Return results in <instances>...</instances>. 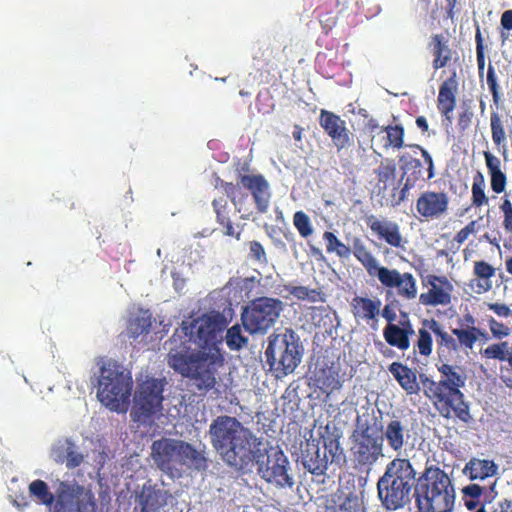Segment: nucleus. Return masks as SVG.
Masks as SVG:
<instances>
[{"label":"nucleus","instance_id":"nucleus-52","mask_svg":"<svg viewBox=\"0 0 512 512\" xmlns=\"http://www.w3.org/2000/svg\"><path fill=\"white\" fill-rule=\"evenodd\" d=\"M475 41H476V58H477L478 71H479V75L481 76L483 74L484 67H485V54H484L483 38H482L481 31L479 28H477V30H476Z\"/></svg>","mask_w":512,"mask_h":512},{"label":"nucleus","instance_id":"nucleus-60","mask_svg":"<svg viewBox=\"0 0 512 512\" xmlns=\"http://www.w3.org/2000/svg\"><path fill=\"white\" fill-rule=\"evenodd\" d=\"M414 147L420 149L425 162L428 164V170H429L428 178H432L434 176V173H433V159H432L431 155L428 153L427 150L422 148L420 145H415Z\"/></svg>","mask_w":512,"mask_h":512},{"label":"nucleus","instance_id":"nucleus-22","mask_svg":"<svg viewBox=\"0 0 512 512\" xmlns=\"http://www.w3.org/2000/svg\"><path fill=\"white\" fill-rule=\"evenodd\" d=\"M415 334L412 322L407 313H401L399 324L386 325L383 329V337L386 343L396 347L400 351H406L410 347V337Z\"/></svg>","mask_w":512,"mask_h":512},{"label":"nucleus","instance_id":"nucleus-16","mask_svg":"<svg viewBox=\"0 0 512 512\" xmlns=\"http://www.w3.org/2000/svg\"><path fill=\"white\" fill-rule=\"evenodd\" d=\"M183 441L162 438L152 443V457L157 467L166 474L173 475L181 468Z\"/></svg>","mask_w":512,"mask_h":512},{"label":"nucleus","instance_id":"nucleus-40","mask_svg":"<svg viewBox=\"0 0 512 512\" xmlns=\"http://www.w3.org/2000/svg\"><path fill=\"white\" fill-rule=\"evenodd\" d=\"M29 493L43 505L51 506L54 502L56 503V493L53 494L47 483L41 479L34 480L29 484Z\"/></svg>","mask_w":512,"mask_h":512},{"label":"nucleus","instance_id":"nucleus-54","mask_svg":"<svg viewBox=\"0 0 512 512\" xmlns=\"http://www.w3.org/2000/svg\"><path fill=\"white\" fill-rule=\"evenodd\" d=\"M500 209L504 215L503 226L512 233V203L507 197L503 199Z\"/></svg>","mask_w":512,"mask_h":512},{"label":"nucleus","instance_id":"nucleus-48","mask_svg":"<svg viewBox=\"0 0 512 512\" xmlns=\"http://www.w3.org/2000/svg\"><path fill=\"white\" fill-rule=\"evenodd\" d=\"M293 224L299 235L308 238L313 233V228L309 216L303 211H297L293 215Z\"/></svg>","mask_w":512,"mask_h":512},{"label":"nucleus","instance_id":"nucleus-6","mask_svg":"<svg viewBox=\"0 0 512 512\" xmlns=\"http://www.w3.org/2000/svg\"><path fill=\"white\" fill-rule=\"evenodd\" d=\"M416 471L408 459L395 458L386 466L377 483L382 505L390 511L403 508L411 501Z\"/></svg>","mask_w":512,"mask_h":512},{"label":"nucleus","instance_id":"nucleus-37","mask_svg":"<svg viewBox=\"0 0 512 512\" xmlns=\"http://www.w3.org/2000/svg\"><path fill=\"white\" fill-rule=\"evenodd\" d=\"M181 447L183 448L181 468L183 466H190L198 471L205 470L207 468V460L205 456L197 451L191 444L183 441V445Z\"/></svg>","mask_w":512,"mask_h":512},{"label":"nucleus","instance_id":"nucleus-10","mask_svg":"<svg viewBox=\"0 0 512 512\" xmlns=\"http://www.w3.org/2000/svg\"><path fill=\"white\" fill-rule=\"evenodd\" d=\"M382 427L371 425L368 421H358L351 441V455L358 467H370L374 465L383 454Z\"/></svg>","mask_w":512,"mask_h":512},{"label":"nucleus","instance_id":"nucleus-34","mask_svg":"<svg viewBox=\"0 0 512 512\" xmlns=\"http://www.w3.org/2000/svg\"><path fill=\"white\" fill-rule=\"evenodd\" d=\"M486 167L490 175V185L493 192L500 194L505 191L507 177L501 170V161L489 151H484Z\"/></svg>","mask_w":512,"mask_h":512},{"label":"nucleus","instance_id":"nucleus-8","mask_svg":"<svg viewBox=\"0 0 512 512\" xmlns=\"http://www.w3.org/2000/svg\"><path fill=\"white\" fill-rule=\"evenodd\" d=\"M302 353L299 336L292 329L286 328L283 332L269 336L265 357L270 370L277 378H281L294 372L301 362Z\"/></svg>","mask_w":512,"mask_h":512},{"label":"nucleus","instance_id":"nucleus-28","mask_svg":"<svg viewBox=\"0 0 512 512\" xmlns=\"http://www.w3.org/2000/svg\"><path fill=\"white\" fill-rule=\"evenodd\" d=\"M388 371L407 395H417L420 393L421 387L417 381L416 371L401 362L391 363L388 366Z\"/></svg>","mask_w":512,"mask_h":512},{"label":"nucleus","instance_id":"nucleus-57","mask_svg":"<svg viewBox=\"0 0 512 512\" xmlns=\"http://www.w3.org/2000/svg\"><path fill=\"white\" fill-rule=\"evenodd\" d=\"M380 315L387 321L386 325H394L397 319L395 309L391 304H386L383 309L380 308Z\"/></svg>","mask_w":512,"mask_h":512},{"label":"nucleus","instance_id":"nucleus-33","mask_svg":"<svg viewBox=\"0 0 512 512\" xmlns=\"http://www.w3.org/2000/svg\"><path fill=\"white\" fill-rule=\"evenodd\" d=\"M212 207L216 215V222L222 227V232L225 236L240 239L241 232L236 230L230 219V209L228 202L223 197L215 198L212 201Z\"/></svg>","mask_w":512,"mask_h":512},{"label":"nucleus","instance_id":"nucleus-59","mask_svg":"<svg viewBox=\"0 0 512 512\" xmlns=\"http://www.w3.org/2000/svg\"><path fill=\"white\" fill-rule=\"evenodd\" d=\"M474 224L475 223L472 221L464 228H462L460 231H458L454 238L455 241L459 244L465 242L469 235L474 231Z\"/></svg>","mask_w":512,"mask_h":512},{"label":"nucleus","instance_id":"nucleus-55","mask_svg":"<svg viewBox=\"0 0 512 512\" xmlns=\"http://www.w3.org/2000/svg\"><path fill=\"white\" fill-rule=\"evenodd\" d=\"M489 310L493 311L498 317L512 318V309L504 303H486Z\"/></svg>","mask_w":512,"mask_h":512},{"label":"nucleus","instance_id":"nucleus-49","mask_svg":"<svg viewBox=\"0 0 512 512\" xmlns=\"http://www.w3.org/2000/svg\"><path fill=\"white\" fill-rule=\"evenodd\" d=\"M248 339L242 335L239 325H233L227 330L226 344L231 350H239L246 343Z\"/></svg>","mask_w":512,"mask_h":512},{"label":"nucleus","instance_id":"nucleus-4","mask_svg":"<svg viewBox=\"0 0 512 512\" xmlns=\"http://www.w3.org/2000/svg\"><path fill=\"white\" fill-rule=\"evenodd\" d=\"M415 505L418 512H451L456 492L453 481L438 465H426L418 478L415 477Z\"/></svg>","mask_w":512,"mask_h":512},{"label":"nucleus","instance_id":"nucleus-7","mask_svg":"<svg viewBox=\"0 0 512 512\" xmlns=\"http://www.w3.org/2000/svg\"><path fill=\"white\" fill-rule=\"evenodd\" d=\"M133 379L117 361L102 363L97 380V398L112 411L125 412L130 404Z\"/></svg>","mask_w":512,"mask_h":512},{"label":"nucleus","instance_id":"nucleus-25","mask_svg":"<svg viewBox=\"0 0 512 512\" xmlns=\"http://www.w3.org/2000/svg\"><path fill=\"white\" fill-rule=\"evenodd\" d=\"M52 456L57 463H65L68 469L79 467L85 460V456L70 438L59 440L52 449Z\"/></svg>","mask_w":512,"mask_h":512},{"label":"nucleus","instance_id":"nucleus-24","mask_svg":"<svg viewBox=\"0 0 512 512\" xmlns=\"http://www.w3.org/2000/svg\"><path fill=\"white\" fill-rule=\"evenodd\" d=\"M366 224L378 239L385 241L392 247H401L402 235L396 222L387 219L380 220L374 215H370L366 218Z\"/></svg>","mask_w":512,"mask_h":512},{"label":"nucleus","instance_id":"nucleus-58","mask_svg":"<svg viewBox=\"0 0 512 512\" xmlns=\"http://www.w3.org/2000/svg\"><path fill=\"white\" fill-rule=\"evenodd\" d=\"M472 118H473V112L467 108L465 109L463 112H461L459 114V117H458V126L461 130H466L471 122H472Z\"/></svg>","mask_w":512,"mask_h":512},{"label":"nucleus","instance_id":"nucleus-13","mask_svg":"<svg viewBox=\"0 0 512 512\" xmlns=\"http://www.w3.org/2000/svg\"><path fill=\"white\" fill-rule=\"evenodd\" d=\"M438 340L447 343L450 346L463 349L466 353L472 350L479 339L487 341L488 333L476 326V318L471 313H466L460 320V327L451 330L448 333L440 322L432 323Z\"/></svg>","mask_w":512,"mask_h":512},{"label":"nucleus","instance_id":"nucleus-51","mask_svg":"<svg viewBox=\"0 0 512 512\" xmlns=\"http://www.w3.org/2000/svg\"><path fill=\"white\" fill-rule=\"evenodd\" d=\"M323 438V450L325 453L329 452L332 459H335L342 454V448L340 447L339 437L335 435L322 436Z\"/></svg>","mask_w":512,"mask_h":512},{"label":"nucleus","instance_id":"nucleus-9","mask_svg":"<svg viewBox=\"0 0 512 512\" xmlns=\"http://www.w3.org/2000/svg\"><path fill=\"white\" fill-rule=\"evenodd\" d=\"M252 454V467L257 466L263 480L277 487L293 486V478L288 474V458L279 447L256 445Z\"/></svg>","mask_w":512,"mask_h":512},{"label":"nucleus","instance_id":"nucleus-44","mask_svg":"<svg viewBox=\"0 0 512 512\" xmlns=\"http://www.w3.org/2000/svg\"><path fill=\"white\" fill-rule=\"evenodd\" d=\"M323 239L328 253H336L340 258H348L351 255V248L341 242L333 232L325 231Z\"/></svg>","mask_w":512,"mask_h":512},{"label":"nucleus","instance_id":"nucleus-43","mask_svg":"<svg viewBox=\"0 0 512 512\" xmlns=\"http://www.w3.org/2000/svg\"><path fill=\"white\" fill-rule=\"evenodd\" d=\"M381 132L386 133L384 148L400 149L403 147L405 130L402 125H387L381 128Z\"/></svg>","mask_w":512,"mask_h":512},{"label":"nucleus","instance_id":"nucleus-18","mask_svg":"<svg viewBox=\"0 0 512 512\" xmlns=\"http://www.w3.org/2000/svg\"><path fill=\"white\" fill-rule=\"evenodd\" d=\"M378 280L386 288H396L397 294L406 300L417 296L416 280L411 273H400L396 269L381 267Z\"/></svg>","mask_w":512,"mask_h":512},{"label":"nucleus","instance_id":"nucleus-62","mask_svg":"<svg viewBox=\"0 0 512 512\" xmlns=\"http://www.w3.org/2000/svg\"><path fill=\"white\" fill-rule=\"evenodd\" d=\"M464 499V505L469 511L476 510L478 506L480 505V500H474L472 498H465Z\"/></svg>","mask_w":512,"mask_h":512},{"label":"nucleus","instance_id":"nucleus-17","mask_svg":"<svg viewBox=\"0 0 512 512\" xmlns=\"http://www.w3.org/2000/svg\"><path fill=\"white\" fill-rule=\"evenodd\" d=\"M319 125L331 138L338 152L352 146V133L347 128L345 120H343L339 115L334 112L321 109Z\"/></svg>","mask_w":512,"mask_h":512},{"label":"nucleus","instance_id":"nucleus-56","mask_svg":"<svg viewBox=\"0 0 512 512\" xmlns=\"http://www.w3.org/2000/svg\"><path fill=\"white\" fill-rule=\"evenodd\" d=\"M484 492L485 487L478 484H470L462 489V493L465 498H472L474 500H479Z\"/></svg>","mask_w":512,"mask_h":512},{"label":"nucleus","instance_id":"nucleus-41","mask_svg":"<svg viewBox=\"0 0 512 512\" xmlns=\"http://www.w3.org/2000/svg\"><path fill=\"white\" fill-rule=\"evenodd\" d=\"M485 178L481 171H477L473 176L472 183V197L471 202L474 207H482L483 205H487L489 200L485 193Z\"/></svg>","mask_w":512,"mask_h":512},{"label":"nucleus","instance_id":"nucleus-50","mask_svg":"<svg viewBox=\"0 0 512 512\" xmlns=\"http://www.w3.org/2000/svg\"><path fill=\"white\" fill-rule=\"evenodd\" d=\"M487 85L492 94L494 104L498 105L501 100L500 87L498 85L495 68L491 64L488 65L487 70Z\"/></svg>","mask_w":512,"mask_h":512},{"label":"nucleus","instance_id":"nucleus-64","mask_svg":"<svg viewBox=\"0 0 512 512\" xmlns=\"http://www.w3.org/2000/svg\"><path fill=\"white\" fill-rule=\"evenodd\" d=\"M457 5V0H446V13L448 18L454 17V8Z\"/></svg>","mask_w":512,"mask_h":512},{"label":"nucleus","instance_id":"nucleus-32","mask_svg":"<svg viewBox=\"0 0 512 512\" xmlns=\"http://www.w3.org/2000/svg\"><path fill=\"white\" fill-rule=\"evenodd\" d=\"M351 253H353L354 257L362 264L370 276L379 277V271L382 266L378 265L377 259L362 239L358 237L353 239Z\"/></svg>","mask_w":512,"mask_h":512},{"label":"nucleus","instance_id":"nucleus-45","mask_svg":"<svg viewBox=\"0 0 512 512\" xmlns=\"http://www.w3.org/2000/svg\"><path fill=\"white\" fill-rule=\"evenodd\" d=\"M332 512H365L363 502L353 493L347 495L342 502L331 509Z\"/></svg>","mask_w":512,"mask_h":512},{"label":"nucleus","instance_id":"nucleus-23","mask_svg":"<svg viewBox=\"0 0 512 512\" xmlns=\"http://www.w3.org/2000/svg\"><path fill=\"white\" fill-rule=\"evenodd\" d=\"M382 302L379 298L355 296L351 303V312L356 320H362L376 329Z\"/></svg>","mask_w":512,"mask_h":512},{"label":"nucleus","instance_id":"nucleus-42","mask_svg":"<svg viewBox=\"0 0 512 512\" xmlns=\"http://www.w3.org/2000/svg\"><path fill=\"white\" fill-rule=\"evenodd\" d=\"M490 128L493 143L498 147H503V153H506V133L504 123L498 112L493 111L490 115Z\"/></svg>","mask_w":512,"mask_h":512},{"label":"nucleus","instance_id":"nucleus-29","mask_svg":"<svg viewBox=\"0 0 512 512\" xmlns=\"http://www.w3.org/2000/svg\"><path fill=\"white\" fill-rule=\"evenodd\" d=\"M498 465L491 459L472 457L464 466L462 472L471 481L486 480L498 474Z\"/></svg>","mask_w":512,"mask_h":512},{"label":"nucleus","instance_id":"nucleus-27","mask_svg":"<svg viewBox=\"0 0 512 512\" xmlns=\"http://www.w3.org/2000/svg\"><path fill=\"white\" fill-rule=\"evenodd\" d=\"M457 87L455 74L446 79L439 87L437 108L449 123L452 121V112L456 107Z\"/></svg>","mask_w":512,"mask_h":512},{"label":"nucleus","instance_id":"nucleus-47","mask_svg":"<svg viewBox=\"0 0 512 512\" xmlns=\"http://www.w3.org/2000/svg\"><path fill=\"white\" fill-rule=\"evenodd\" d=\"M473 272L476 277L485 280V285H481V288L483 291H488L491 288L489 280L495 275V268L486 261H475Z\"/></svg>","mask_w":512,"mask_h":512},{"label":"nucleus","instance_id":"nucleus-2","mask_svg":"<svg viewBox=\"0 0 512 512\" xmlns=\"http://www.w3.org/2000/svg\"><path fill=\"white\" fill-rule=\"evenodd\" d=\"M458 347L450 346L438 340L439 380H434L426 374H420V383L424 395L432 402L437 412L445 419L454 417L464 424L473 422L470 403L466 401L461 391L465 387L468 376L466 369L451 362L459 354Z\"/></svg>","mask_w":512,"mask_h":512},{"label":"nucleus","instance_id":"nucleus-36","mask_svg":"<svg viewBox=\"0 0 512 512\" xmlns=\"http://www.w3.org/2000/svg\"><path fill=\"white\" fill-rule=\"evenodd\" d=\"M152 326V315L149 311H140L128 320L127 336L136 339L141 335L148 334Z\"/></svg>","mask_w":512,"mask_h":512},{"label":"nucleus","instance_id":"nucleus-3","mask_svg":"<svg viewBox=\"0 0 512 512\" xmlns=\"http://www.w3.org/2000/svg\"><path fill=\"white\" fill-rule=\"evenodd\" d=\"M210 443L221 459L241 472L252 470V451L263 439L245 427L236 417L217 416L209 426Z\"/></svg>","mask_w":512,"mask_h":512},{"label":"nucleus","instance_id":"nucleus-61","mask_svg":"<svg viewBox=\"0 0 512 512\" xmlns=\"http://www.w3.org/2000/svg\"><path fill=\"white\" fill-rule=\"evenodd\" d=\"M501 25L506 30H512V10H506L501 16Z\"/></svg>","mask_w":512,"mask_h":512},{"label":"nucleus","instance_id":"nucleus-19","mask_svg":"<svg viewBox=\"0 0 512 512\" xmlns=\"http://www.w3.org/2000/svg\"><path fill=\"white\" fill-rule=\"evenodd\" d=\"M449 196L444 191H425L416 201V211L425 220H435L448 211Z\"/></svg>","mask_w":512,"mask_h":512},{"label":"nucleus","instance_id":"nucleus-31","mask_svg":"<svg viewBox=\"0 0 512 512\" xmlns=\"http://www.w3.org/2000/svg\"><path fill=\"white\" fill-rule=\"evenodd\" d=\"M438 322L435 319H424L422 327L418 329V337L414 345V351L423 357H429L433 351L432 334L436 337V352L438 353V336L432 323Z\"/></svg>","mask_w":512,"mask_h":512},{"label":"nucleus","instance_id":"nucleus-46","mask_svg":"<svg viewBox=\"0 0 512 512\" xmlns=\"http://www.w3.org/2000/svg\"><path fill=\"white\" fill-rule=\"evenodd\" d=\"M374 173L377 177L378 183H383V188H386L387 183L395 178L396 165L393 160L386 159L379 164V166L374 170Z\"/></svg>","mask_w":512,"mask_h":512},{"label":"nucleus","instance_id":"nucleus-53","mask_svg":"<svg viewBox=\"0 0 512 512\" xmlns=\"http://www.w3.org/2000/svg\"><path fill=\"white\" fill-rule=\"evenodd\" d=\"M250 257L260 263L267 262V256L263 245L254 240L249 242Z\"/></svg>","mask_w":512,"mask_h":512},{"label":"nucleus","instance_id":"nucleus-30","mask_svg":"<svg viewBox=\"0 0 512 512\" xmlns=\"http://www.w3.org/2000/svg\"><path fill=\"white\" fill-rule=\"evenodd\" d=\"M429 48L433 55L432 66L435 70L448 65L455 52L449 46V39L444 34H433L430 37Z\"/></svg>","mask_w":512,"mask_h":512},{"label":"nucleus","instance_id":"nucleus-21","mask_svg":"<svg viewBox=\"0 0 512 512\" xmlns=\"http://www.w3.org/2000/svg\"><path fill=\"white\" fill-rule=\"evenodd\" d=\"M427 284L430 286L427 292L420 294L419 301L424 306L448 305L451 302V284L444 276L428 275Z\"/></svg>","mask_w":512,"mask_h":512},{"label":"nucleus","instance_id":"nucleus-15","mask_svg":"<svg viewBox=\"0 0 512 512\" xmlns=\"http://www.w3.org/2000/svg\"><path fill=\"white\" fill-rule=\"evenodd\" d=\"M487 324L492 337L497 342L489 344L485 349L480 351L483 358L498 361L500 363L507 362L512 369V346L509 345L508 341H503L511 335L512 329L496 320L494 317L487 318Z\"/></svg>","mask_w":512,"mask_h":512},{"label":"nucleus","instance_id":"nucleus-11","mask_svg":"<svg viewBox=\"0 0 512 512\" xmlns=\"http://www.w3.org/2000/svg\"><path fill=\"white\" fill-rule=\"evenodd\" d=\"M283 307V302L277 298H256L243 308L242 325L250 334L266 333L279 318Z\"/></svg>","mask_w":512,"mask_h":512},{"label":"nucleus","instance_id":"nucleus-14","mask_svg":"<svg viewBox=\"0 0 512 512\" xmlns=\"http://www.w3.org/2000/svg\"><path fill=\"white\" fill-rule=\"evenodd\" d=\"M58 506L75 512H104L92 489L76 481H59L56 488Z\"/></svg>","mask_w":512,"mask_h":512},{"label":"nucleus","instance_id":"nucleus-26","mask_svg":"<svg viewBox=\"0 0 512 512\" xmlns=\"http://www.w3.org/2000/svg\"><path fill=\"white\" fill-rule=\"evenodd\" d=\"M313 380L315 386L327 396L334 391L340 390L343 385L340 367L334 363L316 369Z\"/></svg>","mask_w":512,"mask_h":512},{"label":"nucleus","instance_id":"nucleus-12","mask_svg":"<svg viewBox=\"0 0 512 512\" xmlns=\"http://www.w3.org/2000/svg\"><path fill=\"white\" fill-rule=\"evenodd\" d=\"M164 381L146 378L138 384L134 394L131 417L133 421L147 424L162 409Z\"/></svg>","mask_w":512,"mask_h":512},{"label":"nucleus","instance_id":"nucleus-1","mask_svg":"<svg viewBox=\"0 0 512 512\" xmlns=\"http://www.w3.org/2000/svg\"><path fill=\"white\" fill-rule=\"evenodd\" d=\"M226 327L225 316L216 311L183 321L165 343L168 365L183 376L195 379L199 389L214 388L218 368L224 362L215 348L222 341Z\"/></svg>","mask_w":512,"mask_h":512},{"label":"nucleus","instance_id":"nucleus-5","mask_svg":"<svg viewBox=\"0 0 512 512\" xmlns=\"http://www.w3.org/2000/svg\"><path fill=\"white\" fill-rule=\"evenodd\" d=\"M240 185L250 192L257 212L265 214L270 206L271 191L269 182L262 174H240L237 184L216 177L214 186L222 189L242 219H249L253 215L252 203L249 194Z\"/></svg>","mask_w":512,"mask_h":512},{"label":"nucleus","instance_id":"nucleus-63","mask_svg":"<svg viewBox=\"0 0 512 512\" xmlns=\"http://www.w3.org/2000/svg\"><path fill=\"white\" fill-rule=\"evenodd\" d=\"M416 125L423 133H426L429 129L427 119L424 116H418L416 118Z\"/></svg>","mask_w":512,"mask_h":512},{"label":"nucleus","instance_id":"nucleus-39","mask_svg":"<svg viewBox=\"0 0 512 512\" xmlns=\"http://www.w3.org/2000/svg\"><path fill=\"white\" fill-rule=\"evenodd\" d=\"M278 289V294L282 295L285 298H287V296H285L283 293L288 292L298 300H309L311 302L323 301L321 292L318 291L317 289H309L308 287L305 286L292 285H283L280 286Z\"/></svg>","mask_w":512,"mask_h":512},{"label":"nucleus","instance_id":"nucleus-20","mask_svg":"<svg viewBox=\"0 0 512 512\" xmlns=\"http://www.w3.org/2000/svg\"><path fill=\"white\" fill-rule=\"evenodd\" d=\"M300 461L303 467L316 476L324 475L329 459L325 450H321L319 441L306 440L301 444Z\"/></svg>","mask_w":512,"mask_h":512},{"label":"nucleus","instance_id":"nucleus-38","mask_svg":"<svg viewBox=\"0 0 512 512\" xmlns=\"http://www.w3.org/2000/svg\"><path fill=\"white\" fill-rule=\"evenodd\" d=\"M141 512H156L164 504L161 491L152 487L143 488L139 495Z\"/></svg>","mask_w":512,"mask_h":512},{"label":"nucleus","instance_id":"nucleus-35","mask_svg":"<svg viewBox=\"0 0 512 512\" xmlns=\"http://www.w3.org/2000/svg\"><path fill=\"white\" fill-rule=\"evenodd\" d=\"M406 435L407 429L399 419H392L388 422L382 434L383 438L386 439L388 446L394 451H399L403 448Z\"/></svg>","mask_w":512,"mask_h":512}]
</instances>
